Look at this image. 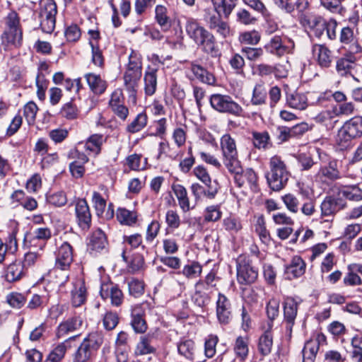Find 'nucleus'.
Returning a JSON list of instances; mask_svg holds the SVG:
<instances>
[{"label":"nucleus","mask_w":362,"mask_h":362,"mask_svg":"<svg viewBox=\"0 0 362 362\" xmlns=\"http://www.w3.org/2000/svg\"><path fill=\"white\" fill-rule=\"evenodd\" d=\"M185 30L188 36L206 53L214 54L216 50L214 36L201 26L193 18H188L185 24Z\"/></svg>","instance_id":"nucleus-1"},{"label":"nucleus","mask_w":362,"mask_h":362,"mask_svg":"<svg viewBox=\"0 0 362 362\" xmlns=\"http://www.w3.org/2000/svg\"><path fill=\"white\" fill-rule=\"evenodd\" d=\"M362 136V116H355L346 120L338 129L334 137L336 144L344 148L349 146L351 141Z\"/></svg>","instance_id":"nucleus-2"},{"label":"nucleus","mask_w":362,"mask_h":362,"mask_svg":"<svg viewBox=\"0 0 362 362\" xmlns=\"http://www.w3.org/2000/svg\"><path fill=\"white\" fill-rule=\"evenodd\" d=\"M289 172L286 165L278 156H274L269 160V171L267 180L270 188L274 191L282 189L289 179Z\"/></svg>","instance_id":"nucleus-3"},{"label":"nucleus","mask_w":362,"mask_h":362,"mask_svg":"<svg viewBox=\"0 0 362 362\" xmlns=\"http://www.w3.org/2000/svg\"><path fill=\"white\" fill-rule=\"evenodd\" d=\"M141 76V62L136 56L131 54L127 70L124 74V83L133 103H136V93Z\"/></svg>","instance_id":"nucleus-4"},{"label":"nucleus","mask_w":362,"mask_h":362,"mask_svg":"<svg viewBox=\"0 0 362 362\" xmlns=\"http://www.w3.org/2000/svg\"><path fill=\"white\" fill-rule=\"evenodd\" d=\"M209 100L212 108L217 112L235 117H245L243 108L228 95L213 94Z\"/></svg>","instance_id":"nucleus-5"},{"label":"nucleus","mask_w":362,"mask_h":362,"mask_svg":"<svg viewBox=\"0 0 362 362\" xmlns=\"http://www.w3.org/2000/svg\"><path fill=\"white\" fill-rule=\"evenodd\" d=\"M57 5L54 0H40L39 5L40 25L45 33H52L55 28Z\"/></svg>","instance_id":"nucleus-6"},{"label":"nucleus","mask_w":362,"mask_h":362,"mask_svg":"<svg viewBox=\"0 0 362 362\" xmlns=\"http://www.w3.org/2000/svg\"><path fill=\"white\" fill-rule=\"evenodd\" d=\"M236 262L238 282L243 285L254 283L257 279L258 272L251 265L250 260L245 256H239Z\"/></svg>","instance_id":"nucleus-7"},{"label":"nucleus","mask_w":362,"mask_h":362,"mask_svg":"<svg viewBox=\"0 0 362 362\" xmlns=\"http://www.w3.org/2000/svg\"><path fill=\"white\" fill-rule=\"evenodd\" d=\"M294 46V42L291 39L286 37L283 39L279 35H275L270 39L264 47L268 52L281 57L291 52Z\"/></svg>","instance_id":"nucleus-8"},{"label":"nucleus","mask_w":362,"mask_h":362,"mask_svg":"<svg viewBox=\"0 0 362 362\" xmlns=\"http://www.w3.org/2000/svg\"><path fill=\"white\" fill-rule=\"evenodd\" d=\"M280 299L276 297H272L267 302L266 305V313L268 321L262 327L263 334L259 339H269L272 338V329L273 327V321L279 314Z\"/></svg>","instance_id":"nucleus-9"},{"label":"nucleus","mask_w":362,"mask_h":362,"mask_svg":"<svg viewBox=\"0 0 362 362\" xmlns=\"http://www.w3.org/2000/svg\"><path fill=\"white\" fill-rule=\"evenodd\" d=\"M223 163L228 172L234 175V180L238 187L244 186V180L240 174L243 173V168L238 153L223 156Z\"/></svg>","instance_id":"nucleus-10"},{"label":"nucleus","mask_w":362,"mask_h":362,"mask_svg":"<svg viewBox=\"0 0 362 362\" xmlns=\"http://www.w3.org/2000/svg\"><path fill=\"white\" fill-rule=\"evenodd\" d=\"M284 321L286 323L287 337H291L292 327L298 313V303L292 297H286L283 303Z\"/></svg>","instance_id":"nucleus-11"},{"label":"nucleus","mask_w":362,"mask_h":362,"mask_svg":"<svg viewBox=\"0 0 362 362\" xmlns=\"http://www.w3.org/2000/svg\"><path fill=\"white\" fill-rule=\"evenodd\" d=\"M76 221L83 230L87 231L91 226V214L89 206L85 199H80L76 202L75 206Z\"/></svg>","instance_id":"nucleus-12"},{"label":"nucleus","mask_w":362,"mask_h":362,"mask_svg":"<svg viewBox=\"0 0 362 362\" xmlns=\"http://www.w3.org/2000/svg\"><path fill=\"white\" fill-rule=\"evenodd\" d=\"M216 316L221 325H228L232 320L231 304L228 298L219 293L216 300Z\"/></svg>","instance_id":"nucleus-13"},{"label":"nucleus","mask_w":362,"mask_h":362,"mask_svg":"<svg viewBox=\"0 0 362 362\" xmlns=\"http://www.w3.org/2000/svg\"><path fill=\"white\" fill-rule=\"evenodd\" d=\"M345 207L346 202L343 199L327 197L321 203V216L332 217Z\"/></svg>","instance_id":"nucleus-14"},{"label":"nucleus","mask_w":362,"mask_h":362,"mask_svg":"<svg viewBox=\"0 0 362 362\" xmlns=\"http://www.w3.org/2000/svg\"><path fill=\"white\" fill-rule=\"evenodd\" d=\"M55 267L61 270L67 269L73 260L72 247L67 242L63 243L57 252Z\"/></svg>","instance_id":"nucleus-15"},{"label":"nucleus","mask_w":362,"mask_h":362,"mask_svg":"<svg viewBox=\"0 0 362 362\" xmlns=\"http://www.w3.org/2000/svg\"><path fill=\"white\" fill-rule=\"evenodd\" d=\"M107 244V238L104 232L98 228L92 233L89 238L87 244L88 250L90 254L94 255L105 250Z\"/></svg>","instance_id":"nucleus-16"},{"label":"nucleus","mask_w":362,"mask_h":362,"mask_svg":"<svg viewBox=\"0 0 362 362\" xmlns=\"http://www.w3.org/2000/svg\"><path fill=\"white\" fill-rule=\"evenodd\" d=\"M172 189L177 199L178 205L182 212L187 213L195 208V204H191L187 191L183 185L174 184L172 186Z\"/></svg>","instance_id":"nucleus-17"},{"label":"nucleus","mask_w":362,"mask_h":362,"mask_svg":"<svg viewBox=\"0 0 362 362\" xmlns=\"http://www.w3.org/2000/svg\"><path fill=\"white\" fill-rule=\"evenodd\" d=\"M100 296L103 299H110L112 305L119 306L123 300L122 291L115 285L103 284L100 289Z\"/></svg>","instance_id":"nucleus-18"},{"label":"nucleus","mask_w":362,"mask_h":362,"mask_svg":"<svg viewBox=\"0 0 362 362\" xmlns=\"http://www.w3.org/2000/svg\"><path fill=\"white\" fill-rule=\"evenodd\" d=\"M190 190L194 196L195 202L201 201L203 197L212 199L216 197L218 192L216 187L209 185L204 187L199 183H193L190 186Z\"/></svg>","instance_id":"nucleus-19"},{"label":"nucleus","mask_w":362,"mask_h":362,"mask_svg":"<svg viewBox=\"0 0 362 362\" xmlns=\"http://www.w3.org/2000/svg\"><path fill=\"white\" fill-rule=\"evenodd\" d=\"M100 346L98 341H83L76 353V360L78 362L87 361Z\"/></svg>","instance_id":"nucleus-20"},{"label":"nucleus","mask_w":362,"mask_h":362,"mask_svg":"<svg viewBox=\"0 0 362 362\" xmlns=\"http://www.w3.org/2000/svg\"><path fill=\"white\" fill-rule=\"evenodd\" d=\"M84 78L89 88L94 94L101 95L106 90L107 83L100 75L94 73H88L84 75Z\"/></svg>","instance_id":"nucleus-21"},{"label":"nucleus","mask_w":362,"mask_h":362,"mask_svg":"<svg viewBox=\"0 0 362 362\" xmlns=\"http://www.w3.org/2000/svg\"><path fill=\"white\" fill-rule=\"evenodd\" d=\"M305 272V263L300 256H294L286 267L285 272L288 279L298 278Z\"/></svg>","instance_id":"nucleus-22"},{"label":"nucleus","mask_w":362,"mask_h":362,"mask_svg":"<svg viewBox=\"0 0 362 362\" xmlns=\"http://www.w3.org/2000/svg\"><path fill=\"white\" fill-rule=\"evenodd\" d=\"M303 25L310 29L316 37H320L325 30V21L320 16H310L304 18Z\"/></svg>","instance_id":"nucleus-23"},{"label":"nucleus","mask_w":362,"mask_h":362,"mask_svg":"<svg viewBox=\"0 0 362 362\" xmlns=\"http://www.w3.org/2000/svg\"><path fill=\"white\" fill-rule=\"evenodd\" d=\"M86 300V288L84 282L81 280L76 281L71 291V303L74 307H79L85 303Z\"/></svg>","instance_id":"nucleus-24"},{"label":"nucleus","mask_w":362,"mask_h":362,"mask_svg":"<svg viewBox=\"0 0 362 362\" xmlns=\"http://www.w3.org/2000/svg\"><path fill=\"white\" fill-rule=\"evenodd\" d=\"M286 104L291 108L303 110L308 107V99L303 93H288L286 94Z\"/></svg>","instance_id":"nucleus-25"},{"label":"nucleus","mask_w":362,"mask_h":362,"mask_svg":"<svg viewBox=\"0 0 362 362\" xmlns=\"http://www.w3.org/2000/svg\"><path fill=\"white\" fill-rule=\"evenodd\" d=\"M313 54L319 65L322 67H329L332 62L330 50L321 45H315L313 49Z\"/></svg>","instance_id":"nucleus-26"},{"label":"nucleus","mask_w":362,"mask_h":362,"mask_svg":"<svg viewBox=\"0 0 362 362\" xmlns=\"http://www.w3.org/2000/svg\"><path fill=\"white\" fill-rule=\"evenodd\" d=\"M105 137L100 134H95L90 136L85 143L84 148L95 155H98L101 151V146L105 141Z\"/></svg>","instance_id":"nucleus-27"},{"label":"nucleus","mask_w":362,"mask_h":362,"mask_svg":"<svg viewBox=\"0 0 362 362\" xmlns=\"http://www.w3.org/2000/svg\"><path fill=\"white\" fill-rule=\"evenodd\" d=\"M191 71L196 78L200 82L208 85H214L216 83V78L214 74L208 71L202 66L198 64H192Z\"/></svg>","instance_id":"nucleus-28"},{"label":"nucleus","mask_w":362,"mask_h":362,"mask_svg":"<svg viewBox=\"0 0 362 362\" xmlns=\"http://www.w3.org/2000/svg\"><path fill=\"white\" fill-rule=\"evenodd\" d=\"M2 42L7 46L20 47L23 40L22 30H5L1 36Z\"/></svg>","instance_id":"nucleus-29"},{"label":"nucleus","mask_w":362,"mask_h":362,"mask_svg":"<svg viewBox=\"0 0 362 362\" xmlns=\"http://www.w3.org/2000/svg\"><path fill=\"white\" fill-rule=\"evenodd\" d=\"M144 91L146 95H153L157 88V69H148L144 74Z\"/></svg>","instance_id":"nucleus-30"},{"label":"nucleus","mask_w":362,"mask_h":362,"mask_svg":"<svg viewBox=\"0 0 362 362\" xmlns=\"http://www.w3.org/2000/svg\"><path fill=\"white\" fill-rule=\"evenodd\" d=\"M220 146L222 156L238 153L236 141L229 134H225L221 137Z\"/></svg>","instance_id":"nucleus-31"},{"label":"nucleus","mask_w":362,"mask_h":362,"mask_svg":"<svg viewBox=\"0 0 362 362\" xmlns=\"http://www.w3.org/2000/svg\"><path fill=\"white\" fill-rule=\"evenodd\" d=\"M155 18L158 24L163 30H168L171 26L170 18L168 14V9L163 5H157L155 8Z\"/></svg>","instance_id":"nucleus-32"},{"label":"nucleus","mask_w":362,"mask_h":362,"mask_svg":"<svg viewBox=\"0 0 362 362\" xmlns=\"http://www.w3.org/2000/svg\"><path fill=\"white\" fill-rule=\"evenodd\" d=\"M81 320L78 318H71L62 322L57 329V335L58 338L65 337L71 332H73L77 327L80 326Z\"/></svg>","instance_id":"nucleus-33"},{"label":"nucleus","mask_w":362,"mask_h":362,"mask_svg":"<svg viewBox=\"0 0 362 362\" xmlns=\"http://www.w3.org/2000/svg\"><path fill=\"white\" fill-rule=\"evenodd\" d=\"M24 269L23 265L20 262L11 264L6 270V280L9 282H13L21 279L25 274Z\"/></svg>","instance_id":"nucleus-34"},{"label":"nucleus","mask_w":362,"mask_h":362,"mask_svg":"<svg viewBox=\"0 0 362 362\" xmlns=\"http://www.w3.org/2000/svg\"><path fill=\"white\" fill-rule=\"evenodd\" d=\"M320 177H323L330 180H334L340 177L339 172L337 169L336 160L330 161L327 165L322 167L317 173Z\"/></svg>","instance_id":"nucleus-35"},{"label":"nucleus","mask_w":362,"mask_h":362,"mask_svg":"<svg viewBox=\"0 0 362 362\" xmlns=\"http://www.w3.org/2000/svg\"><path fill=\"white\" fill-rule=\"evenodd\" d=\"M356 61V57L353 54H347L344 57L339 59L337 62V71L341 76H345L350 72Z\"/></svg>","instance_id":"nucleus-36"},{"label":"nucleus","mask_w":362,"mask_h":362,"mask_svg":"<svg viewBox=\"0 0 362 362\" xmlns=\"http://www.w3.org/2000/svg\"><path fill=\"white\" fill-rule=\"evenodd\" d=\"M319 341H306L303 349L304 362H313L319 349Z\"/></svg>","instance_id":"nucleus-37"},{"label":"nucleus","mask_w":362,"mask_h":362,"mask_svg":"<svg viewBox=\"0 0 362 362\" xmlns=\"http://www.w3.org/2000/svg\"><path fill=\"white\" fill-rule=\"evenodd\" d=\"M116 216L120 223L128 226L135 223L137 219L136 212L124 208H119L117 210Z\"/></svg>","instance_id":"nucleus-38"},{"label":"nucleus","mask_w":362,"mask_h":362,"mask_svg":"<svg viewBox=\"0 0 362 362\" xmlns=\"http://www.w3.org/2000/svg\"><path fill=\"white\" fill-rule=\"evenodd\" d=\"M237 0H213L212 3L216 12H223L228 17L236 6Z\"/></svg>","instance_id":"nucleus-39"},{"label":"nucleus","mask_w":362,"mask_h":362,"mask_svg":"<svg viewBox=\"0 0 362 362\" xmlns=\"http://www.w3.org/2000/svg\"><path fill=\"white\" fill-rule=\"evenodd\" d=\"M147 115L144 112H141L136 115L134 119L127 126V132L134 134L142 129H144L147 124Z\"/></svg>","instance_id":"nucleus-40"},{"label":"nucleus","mask_w":362,"mask_h":362,"mask_svg":"<svg viewBox=\"0 0 362 362\" xmlns=\"http://www.w3.org/2000/svg\"><path fill=\"white\" fill-rule=\"evenodd\" d=\"M267 92L262 84H257L254 87L251 103L254 105H261L265 103Z\"/></svg>","instance_id":"nucleus-41"},{"label":"nucleus","mask_w":362,"mask_h":362,"mask_svg":"<svg viewBox=\"0 0 362 362\" xmlns=\"http://www.w3.org/2000/svg\"><path fill=\"white\" fill-rule=\"evenodd\" d=\"M336 112V107H332L318 113L314 119L317 123L328 126L332 124V121L337 117Z\"/></svg>","instance_id":"nucleus-42"},{"label":"nucleus","mask_w":362,"mask_h":362,"mask_svg":"<svg viewBox=\"0 0 362 362\" xmlns=\"http://www.w3.org/2000/svg\"><path fill=\"white\" fill-rule=\"evenodd\" d=\"M270 137L267 132H252V142L254 146L260 149V148H267L270 144L269 142Z\"/></svg>","instance_id":"nucleus-43"},{"label":"nucleus","mask_w":362,"mask_h":362,"mask_svg":"<svg viewBox=\"0 0 362 362\" xmlns=\"http://www.w3.org/2000/svg\"><path fill=\"white\" fill-rule=\"evenodd\" d=\"M255 231L258 234L262 243H267L269 242L270 235L269 231L266 228L265 220L263 216H260L257 218Z\"/></svg>","instance_id":"nucleus-44"},{"label":"nucleus","mask_w":362,"mask_h":362,"mask_svg":"<svg viewBox=\"0 0 362 362\" xmlns=\"http://www.w3.org/2000/svg\"><path fill=\"white\" fill-rule=\"evenodd\" d=\"M340 193L346 199L351 201L358 202L362 200V189L357 185L347 187L342 189Z\"/></svg>","instance_id":"nucleus-45"},{"label":"nucleus","mask_w":362,"mask_h":362,"mask_svg":"<svg viewBox=\"0 0 362 362\" xmlns=\"http://www.w3.org/2000/svg\"><path fill=\"white\" fill-rule=\"evenodd\" d=\"M222 215L218 205H211L204 209V219L206 222H215L218 221Z\"/></svg>","instance_id":"nucleus-46"},{"label":"nucleus","mask_w":362,"mask_h":362,"mask_svg":"<svg viewBox=\"0 0 362 362\" xmlns=\"http://www.w3.org/2000/svg\"><path fill=\"white\" fill-rule=\"evenodd\" d=\"M17 241L13 235L9 236L8 245L4 243L0 239V264L4 262L8 250L13 252L17 250Z\"/></svg>","instance_id":"nucleus-47"},{"label":"nucleus","mask_w":362,"mask_h":362,"mask_svg":"<svg viewBox=\"0 0 362 362\" xmlns=\"http://www.w3.org/2000/svg\"><path fill=\"white\" fill-rule=\"evenodd\" d=\"M37 111L38 107L34 102L30 101L25 105L23 108V115L29 125L35 123Z\"/></svg>","instance_id":"nucleus-48"},{"label":"nucleus","mask_w":362,"mask_h":362,"mask_svg":"<svg viewBox=\"0 0 362 362\" xmlns=\"http://www.w3.org/2000/svg\"><path fill=\"white\" fill-rule=\"evenodd\" d=\"M224 228L232 233H237L242 229L240 221L234 216H230L223 220Z\"/></svg>","instance_id":"nucleus-49"},{"label":"nucleus","mask_w":362,"mask_h":362,"mask_svg":"<svg viewBox=\"0 0 362 362\" xmlns=\"http://www.w3.org/2000/svg\"><path fill=\"white\" fill-rule=\"evenodd\" d=\"M260 40V35L256 30L247 31L241 33L239 36V41L242 44L255 45Z\"/></svg>","instance_id":"nucleus-50"},{"label":"nucleus","mask_w":362,"mask_h":362,"mask_svg":"<svg viewBox=\"0 0 362 362\" xmlns=\"http://www.w3.org/2000/svg\"><path fill=\"white\" fill-rule=\"evenodd\" d=\"M240 175L244 180V185L245 184V181H247L250 188L252 191L256 192L257 190V176L252 169L247 168L243 170V173L240 174Z\"/></svg>","instance_id":"nucleus-51"},{"label":"nucleus","mask_w":362,"mask_h":362,"mask_svg":"<svg viewBox=\"0 0 362 362\" xmlns=\"http://www.w3.org/2000/svg\"><path fill=\"white\" fill-rule=\"evenodd\" d=\"M5 30H22L20 18L15 11H11L5 18Z\"/></svg>","instance_id":"nucleus-52"},{"label":"nucleus","mask_w":362,"mask_h":362,"mask_svg":"<svg viewBox=\"0 0 362 362\" xmlns=\"http://www.w3.org/2000/svg\"><path fill=\"white\" fill-rule=\"evenodd\" d=\"M172 138L178 148L183 146L187 139V127H176L173 132Z\"/></svg>","instance_id":"nucleus-53"},{"label":"nucleus","mask_w":362,"mask_h":362,"mask_svg":"<svg viewBox=\"0 0 362 362\" xmlns=\"http://www.w3.org/2000/svg\"><path fill=\"white\" fill-rule=\"evenodd\" d=\"M202 271V266L197 262H192L191 264H187L183 267L182 274L188 279H194L198 277Z\"/></svg>","instance_id":"nucleus-54"},{"label":"nucleus","mask_w":362,"mask_h":362,"mask_svg":"<svg viewBox=\"0 0 362 362\" xmlns=\"http://www.w3.org/2000/svg\"><path fill=\"white\" fill-rule=\"evenodd\" d=\"M165 222L168 228L177 229L181 224V219L177 211L169 209L165 214Z\"/></svg>","instance_id":"nucleus-55"},{"label":"nucleus","mask_w":362,"mask_h":362,"mask_svg":"<svg viewBox=\"0 0 362 362\" xmlns=\"http://www.w3.org/2000/svg\"><path fill=\"white\" fill-rule=\"evenodd\" d=\"M193 175L206 186L212 185L211 178L203 165H197L193 169Z\"/></svg>","instance_id":"nucleus-56"},{"label":"nucleus","mask_w":362,"mask_h":362,"mask_svg":"<svg viewBox=\"0 0 362 362\" xmlns=\"http://www.w3.org/2000/svg\"><path fill=\"white\" fill-rule=\"evenodd\" d=\"M177 349L180 354L184 356L186 358H192L194 345L193 341H182L177 345Z\"/></svg>","instance_id":"nucleus-57"},{"label":"nucleus","mask_w":362,"mask_h":362,"mask_svg":"<svg viewBox=\"0 0 362 362\" xmlns=\"http://www.w3.org/2000/svg\"><path fill=\"white\" fill-rule=\"evenodd\" d=\"M202 281H198L195 286H196V291L194 294L192 296V300L194 303L197 305L199 307H203L209 303V299L208 296L200 291L198 290V288L202 286Z\"/></svg>","instance_id":"nucleus-58"},{"label":"nucleus","mask_w":362,"mask_h":362,"mask_svg":"<svg viewBox=\"0 0 362 362\" xmlns=\"http://www.w3.org/2000/svg\"><path fill=\"white\" fill-rule=\"evenodd\" d=\"M282 200L289 211L293 214L298 212L299 202L296 196L291 194H287L282 197Z\"/></svg>","instance_id":"nucleus-59"},{"label":"nucleus","mask_w":362,"mask_h":362,"mask_svg":"<svg viewBox=\"0 0 362 362\" xmlns=\"http://www.w3.org/2000/svg\"><path fill=\"white\" fill-rule=\"evenodd\" d=\"M66 348L64 343L59 344L49 354L47 361L49 362H59L64 356Z\"/></svg>","instance_id":"nucleus-60"},{"label":"nucleus","mask_w":362,"mask_h":362,"mask_svg":"<svg viewBox=\"0 0 362 362\" xmlns=\"http://www.w3.org/2000/svg\"><path fill=\"white\" fill-rule=\"evenodd\" d=\"M242 52L250 61L258 60L264 54L263 49L260 47H245L242 49Z\"/></svg>","instance_id":"nucleus-61"},{"label":"nucleus","mask_w":362,"mask_h":362,"mask_svg":"<svg viewBox=\"0 0 362 362\" xmlns=\"http://www.w3.org/2000/svg\"><path fill=\"white\" fill-rule=\"evenodd\" d=\"M37 95L40 100L45 98V91L48 86V81L42 74H38L36 77Z\"/></svg>","instance_id":"nucleus-62"},{"label":"nucleus","mask_w":362,"mask_h":362,"mask_svg":"<svg viewBox=\"0 0 362 362\" xmlns=\"http://www.w3.org/2000/svg\"><path fill=\"white\" fill-rule=\"evenodd\" d=\"M47 202L55 206H62L67 202L66 196L63 192H57L47 197Z\"/></svg>","instance_id":"nucleus-63"},{"label":"nucleus","mask_w":362,"mask_h":362,"mask_svg":"<svg viewBox=\"0 0 362 362\" xmlns=\"http://www.w3.org/2000/svg\"><path fill=\"white\" fill-rule=\"evenodd\" d=\"M156 351V348L150 344V341H139L135 349L136 355H146Z\"/></svg>","instance_id":"nucleus-64"}]
</instances>
